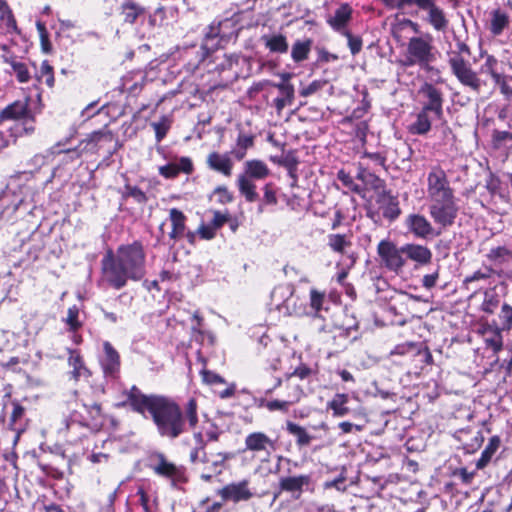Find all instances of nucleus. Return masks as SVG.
Listing matches in <instances>:
<instances>
[{"label":"nucleus","mask_w":512,"mask_h":512,"mask_svg":"<svg viewBox=\"0 0 512 512\" xmlns=\"http://www.w3.org/2000/svg\"><path fill=\"white\" fill-rule=\"evenodd\" d=\"M145 275V253L141 243L120 246L115 255L102 259V278L115 289L124 287L129 279L137 281Z\"/></svg>","instance_id":"nucleus-1"},{"label":"nucleus","mask_w":512,"mask_h":512,"mask_svg":"<svg viewBox=\"0 0 512 512\" xmlns=\"http://www.w3.org/2000/svg\"><path fill=\"white\" fill-rule=\"evenodd\" d=\"M151 417L162 437L175 439L185 431L183 411L168 397L163 396Z\"/></svg>","instance_id":"nucleus-2"},{"label":"nucleus","mask_w":512,"mask_h":512,"mask_svg":"<svg viewBox=\"0 0 512 512\" xmlns=\"http://www.w3.org/2000/svg\"><path fill=\"white\" fill-rule=\"evenodd\" d=\"M4 120L16 121L14 125L10 127L11 136L15 138L23 134H31L35 130V120L26 102L15 101L5 107L0 113V123Z\"/></svg>","instance_id":"nucleus-3"},{"label":"nucleus","mask_w":512,"mask_h":512,"mask_svg":"<svg viewBox=\"0 0 512 512\" xmlns=\"http://www.w3.org/2000/svg\"><path fill=\"white\" fill-rule=\"evenodd\" d=\"M427 195L429 201L454 198L446 172L439 166H434L427 176Z\"/></svg>","instance_id":"nucleus-4"},{"label":"nucleus","mask_w":512,"mask_h":512,"mask_svg":"<svg viewBox=\"0 0 512 512\" xmlns=\"http://www.w3.org/2000/svg\"><path fill=\"white\" fill-rule=\"evenodd\" d=\"M449 64L452 73L462 85L469 87L474 92H480L483 82L468 61L460 54H452L449 57Z\"/></svg>","instance_id":"nucleus-5"},{"label":"nucleus","mask_w":512,"mask_h":512,"mask_svg":"<svg viewBox=\"0 0 512 512\" xmlns=\"http://www.w3.org/2000/svg\"><path fill=\"white\" fill-rule=\"evenodd\" d=\"M429 214L435 225L440 228L445 229L452 226L458 215L455 197L430 201Z\"/></svg>","instance_id":"nucleus-6"},{"label":"nucleus","mask_w":512,"mask_h":512,"mask_svg":"<svg viewBox=\"0 0 512 512\" xmlns=\"http://www.w3.org/2000/svg\"><path fill=\"white\" fill-rule=\"evenodd\" d=\"M217 494L224 501H232L234 503L247 502L258 495L251 487L248 479H243L238 482H232L218 490Z\"/></svg>","instance_id":"nucleus-7"},{"label":"nucleus","mask_w":512,"mask_h":512,"mask_svg":"<svg viewBox=\"0 0 512 512\" xmlns=\"http://www.w3.org/2000/svg\"><path fill=\"white\" fill-rule=\"evenodd\" d=\"M127 402L135 412L145 415V412L153 414L159 402L163 398L161 395H146L136 386H132L126 393Z\"/></svg>","instance_id":"nucleus-8"},{"label":"nucleus","mask_w":512,"mask_h":512,"mask_svg":"<svg viewBox=\"0 0 512 512\" xmlns=\"http://www.w3.org/2000/svg\"><path fill=\"white\" fill-rule=\"evenodd\" d=\"M433 59L432 45L422 37H412L407 46V63L427 64Z\"/></svg>","instance_id":"nucleus-9"},{"label":"nucleus","mask_w":512,"mask_h":512,"mask_svg":"<svg viewBox=\"0 0 512 512\" xmlns=\"http://www.w3.org/2000/svg\"><path fill=\"white\" fill-rule=\"evenodd\" d=\"M377 252L384 266L391 271L398 272L405 264V260L402 257V247L397 248L388 240L380 241Z\"/></svg>","instance_id":"nucleus-10"},{"label":"nucleus","mask_w":512,"mask_h":512,"mask_svg":"<svg viewBox=\"0 0 512 512\" xmlns=\"http://www.w3.org/2000/svg\"><path fill=\"white\" fill-rule=\"evenodd\" d=\"M478 333L483 336L486 348L491 349L495 354L503 349L502 329L494 320L492 322L481 321Z\"/></svg>","instance_id":"nucleus-11"},{"label":"nucleus","mask_w":512,"mask_h":512,"mask_svg":"<svg viewBox=\"0 0 512 512\" xmlns=\"http://www.w3.org/2000/svg\"><path fill=\"white\" fill-rule=\"evenodd\" d=\"M407 230L416 238L427 239L437 236L440 232H436L429 220L421 214H409L405 219Z\"/></svg>","instance_id":"nucleus-12"},{"label":"nucleus","mask_w":512,"mask_h":512,"mask_svg":"<svg viewBox=\"0 0 512 512\" xmlns=\"http://www.w3.org/2000/svg\"><path fill=\"white\" fill-rule=\"evenodd\" d=\"M419 93L426 99L423 105V109L429 111L436 116L441 118L443 116V97L439 89L429 83H425Z\"/></svg>","instance_id":"nucleus-13"},{"label":"nucleus","mask_w":512,"mask_h":512,"mask_svg":"<svg viewBox=\"0 0 512 512\" xmlns=\"http://www.w3.org/2000/svg\"><path fill=\"white\" fill-rule=\"evenodd\" d=\"M151 468L159 476L170 479L173 483L183 476V471L174 463L169 462L162 453H156L151 457Z\"/></svg>","instance_id":"nucleus-14"},{"label":"nucleus","mask_w":512,"mask_h":512,"mask_svg":"<svg viewBox=\"0 0 512 512\" xmlns=\"http://www.w3.org/2000/svg\"><path fill=\"white\" fill-rule=\"evenodd\" d=\"M265 85H271L277 88L280 92V96L275 98L273 101V105L278 114H280L286 106L292 105L295 95L294 86L292 84L285 82L273 83L266 80L264 82L258 83L256 89L261 90Z\"/></svg>","instance_id":"nucleus-15"},{"label":"nucleus","mask_w":512,"mask_h":512,"mask_svg":"<svg viewBox=\"0 0 512 512\" xmlns=\"http://www.w3.org/2000/svg\"><path fill=\"white\" fill-rule=\"evenodd\" d=\"M246 450L254 453H264L267 457H270L271 453L276 450V441L269 438L263 432H253L245 438Z\"/></svg>","instance_id":"nucleus-16"},{"label":"nucleus","mask_w":512,"mask_h":512,"mask_svg":"<svg viewBox=\"0 0 512 512\" xmlns=\"http://www.w3.org/2000/svg\"><path fill=\"white\" fill-rule=\"evenodd\" d=\"M104 355L100 360L104 375L114 378L120 369V356L110 342L103 343Z\"/></svg>","instance_id":"nucleus-17"},{"label":"nucleus","mask_w":512,"mask_h":512,"mask_svg":"<svg viewBox=\"0 0 512 512\" xmlns=\"http://www.w3.org/2000/svg\"><path fill=\"white\" fill-rule=\"evenodd\" d=\"M193 171L194 165L189 157H180L177 162L159 167V174L167 179L176 178L180 172L191 174Z\"/></svg>","instance_id":"nucleus-18"},{"label":"nucleus","mask_w":512,"mask_h":512,"mask_svg":"<svg viewBox=\"0 0 512 512\" xmlns=\"http://www.w3.org/2000/svg\"><path fill=\"white\" fill-rule=\"evenodd\" d=\"M206 163L213 171L219 172L226 177L232 175L234 163L228 153L211 152L207 156Z\"/></svg>","instance_id":"nucleus-19"},{"label":"nucleus","mask_w":512,"mask_h":512,"mask_svg":"<svg viewBox=\"0 0 512 512\" xmlns=\"http://www.w3.org/2000/svg\"><path fill=\"white\" fill-rule=\"evenodd\" d=\"M352 17V8L348 4L340 5L333 15L329 16L327 23L331 28L339 33H344Z\"/></svg>","instance_id":"nucleus-20"},{"label":"nucleus","mask_w":512,"mask_h":512,"mask_svg":"<svg viewBox=\"0 0 512 512\" xmlns=\"http://www.w3.org/2000/svg\"><path fill=\"white\" fill-rule=\"evenodd\" d=\"M311 482V477L309 475H298V476H289L282 477L279 480V487L282 491H286L289 493H297L295 496L298 499L304 489Z\"/></svg>","instance_id":"nucleus-21"},{"label":"nucleus","mask_w":512,"mask_h":512,"mask_svg":"<svg viewBox=\"0 0 512 512\" xmlns=\"http://www.w3.org/2000/svg\"><path fill=\"white\" fill-rule=\"evenodd\" d=\"M68 365L72 368L70 374L72 379L79 381L81 378H89L90 370L85 365L83 357L78 350L68 349Z\"/></svg>","instance_id":"nucleus-22"},{"label":"nucleus","mask_w":512,"mask_h":512,"mask_svg":"<svg viewBox=\"0 0 512 512\" xmlns=\"http://www.w3.org/2000/svg\"><path fill=\"white\" fill-rule=\"evenodd\" d=\"M402 252L406 257L419 265H426L431 262L432 252L423 245L406 244L402 246Z\"/></svg>","instance_id":"nucleus-23"},{"label":"nucleus","mask_w":512,"mask_h":512,"mask_svg":"<svg viewBox=\"0 0 512 512\" xmlns=\"http://www.w3.org/2000/svg\"><path fill=\"white\" fill-rule=\"evenodd\" d=\"M423 21L431 25L436 31H445L448 27V19L445 12L437 4L425 10Z\"/></svg>","instance_id":"nucleus-24"},{"label":"nucleus","mask_w":512,"mask_h":512,"mask_svg":"<svg viewBox=\"0 0 512 512\" xmlns=\"http://www.w3.org/2000/svg\"><path fill=\"white\" fill-rule=\"evenodd\" d=\"M251 180H263L270 174L266 163L261 160H248L244 163V172L241 173Z\"/></svg>","instance_id":"nucleus-25"},{"label":"nucleus","mask_w":512,"mask_h":512,"mask_svg":"<svg viewBox=\"0 0 512 512\" xmlns=\"http://www.w3.org/2000/svg\"><path fill=\"white\" fill-rule=\"evenodd\" d=\"M438 119L436 116L429 111L422 110L417 114L416 120L410 125L409 131L415 135L427 134L431 129V123L433 120Z\"/></svg>","instance_id":"nucleus-26"},{"label":"nucleus","mask_w":512,"mask_h":512,"mask_svg":"<svg viewBox=\"0 0 512 512\" xmlns=\"http://www.w3.org/2000/svg\"><path fill=\"white\" fill-rule=\"evenodd\" d=\"M169 217L172 225V231L169 234L170 238L174 240L182 238L185 235L186 216L182 211L172 208L170 209Z\"/></svg>","instance_id":"nucleus-27"},{"label":"nucleus","mask_w":512,"mask_h":512,"mask_svg":"<svg viewBox=\"0 0 512 512\" xmlns=\"http://www.w3.org/2000/svg\"><path fill=\"white\" fill-rule=\"evenodd\" d=\"M265 47L272 53L284 54L288 51L289 45L285 35L271 34L262 36Z\"/></svg>","instance_id":"nucleus-28"},{"label":"nucleus","mask_w":512,"mask_h":512,"mask_svg":"<svg viewBox=\"0 0 512 512\" xmlns=\"http://www.w3.org/2000/svg\"><path fill=\"white\" fill-rule=\"evenodd\" d=\"M145 79L146 76L143 72H131L123 77L122 85L128 93L136 95L142 90Z\"/></svg>","instance_id":"nucleus-29"},{"label":"nucleus","mask_w":512,"mask_h":512,"mask_svg":"<svg viewBox=\"0 0 512 512\" xmlns=\"http://www.w3.org/2000/svg\"><path fill=\"white\" fill-rule=\"evenodd\" d=\"M231 458L230 454L217 452L207 454L203 452L198 459V463L207 464L208 467L214 471L220 472L224 463Z\"/></svg>","instance_id":"nucleus-30"},{"label":"nucleus","mask_w":512,"mask_h":512,"mask_svg":"<svg viewBox=\"0 0 512 512\" xmlns=\"http://www.w3.org/2000/svg\"><path fill=\"white\" fill-rule=\"evenodd\" d=\"M501 444V439L499 436L495 435L489 439L488 444L485 449L482 451L480 458L476 462V468L481 470L485 468L488 463L491 461L492 457L499 449Z\"/></svg>","instance_id":"nucleus-31"},{"label":"nucleus","mask_w":512,"mask_h":512,"mask_svg":"<svg viewBox=\"0 0 512 512\" xmlns=\"http://www.w3.org/2000/svg\"><path fill=\"white\" fill-rule=\"evenodd\" d=\"M326 302V294L325 292H321L316 288H311L309 292V311L306 312L307 315L313 317H320L321 311L324 309V304Z\"/></svg>","instance_id":"nucleus-32"},{"label":"nucleus","mask_w":512,"mask_h":512,"mask_svg":"<svg viewBox=\"0 0 512 512\" xmlns=\"http://www.w3.org/2000/svg\"><path fill=\"white\" fill-rule=\"evenodd\" d=\"M145 12L144 7L132 0H125L121 5V14L126 23L133 24Z\"/></svg>","instance_id":"nucleus-33"},{"label":"nucleus","mask_w":512,"mask_h":512,"mask_svg":"<svg viewBox=\"0 0 512 512\" xmlns=\"http://www.w3.org/2000/svg\"><path fill=\"white\" fill-rule=\"evenodd\" d=\"M312 44L313 41L311 39L295 41L291 49V58L293 61L299 63L308 59Z\"/></svg>","instance_id":"nucleus-34"},{"label":"nucleus","mask_w":512,"mask_h":512,"mask_svg":"<svg viewBox=\"0 0 512 512\" xmlns=\"http://www.w3.org/2000/svg\"><path fill=\"white\" fill-rule=\"evenodd\" d=\"M237 187L248 202L257 200L258 193L256 192V185L253 183V180L239 174L237 177Z\"/></svg>","instance_id":"nucleus-35"},{"label":"nucleus","mask_w":512,"mask_h":512,"mask_svg":"<svg viewBox=\"0 0 512 512\" xmlns=\"http://www.w3.org/2000/svg\"><path fill=\"white\" fill-rule=\"evenodd\" d=\"M509 24V17L505 12L497 9L491 13L490 31L493 35H500Z\"/></svg>","instance_id":"nucleus-36"},{"label":"nucleus","mask_w":512,"mask_h":512,"mask_svg":"<svg viewBox=\"0 0 512 512\" xmlns=\"http://www.w3.org/2000/svg\"><path fill=\"white\" fill-rule=\"evenodd\" d=\"M193 321H195V324L191 327L193 339L200 343H204L207 340L210 345H213L214 336L210 332H205L201 329L202 318L197 312L193 314Z\"/></svg>","instance_id":"nucleus-37"},{"label":"nucleus","mask_w":512,"mask_h":512,"mask_svg":"<svg viewBox=\"0 0 512 512\" xmlns=\"http://www.w3.org/2000/svg\"><path fill=\"white\" fill-rule=\"evenodd\" d=\"M347 402V394H336L328 403V407L333 411L334 416L342 417L349 413V408L346 406Z\"/></svg>","instance_id":"nucleus-38"},{"label":"nucleus","mask_w":512,"mask_h":512,"mask_svg":"<svg viewBox=\"0 0 512 512\" xmlns=\"http://www.w3.org/2000/svg\"><path fill=\"white\" fill-rule=\"evenodd\" d=\"M357 179L361 180L370 189L379 190L383 188V181L365 168H359Z\"/></svg>","instance_id":"nucleus-39"},{"label":"nucleus","mask_w":512,"mask_h":512,"mask_svg":"<svg viewBox=\"0 0 512 512\" xmlns=\"http://www.w3.org/2000/svg\"><path fill=\"white\" fill-rule=\"evenodd\" d=\"M5 62L11 66L20 83H26L30 80V73L26 64L18 61L15 57L6 58Z\"/></svg>","instance_id":"nucleus-40"},{"label":"nucleus","mask_w":512,"mask_h":512,"mask_svg":"<svg viewBox=\"0 0 512 512\" xmlns=\"http://www.w3.org/2000/svg\"><path fill=\"white\" fill-rule=\"evenodd\" d=\"M509 258H512V250L508 246H497L489 250L487 259L494 263H504Z\"/></svg>","instance_id":"nucleus-41"},{"label":"nucleus","mask_w":512,"mask_h":512,"mask_svg":"<svg viewBox=\"0 0 512 512\" xmlns=\"http://www.w3.org/2000/svg\"><path fill=\"white\" fill-rule=\"evenodd\" d=\"M220 43L221 39L218 38V28L211 26L210 31L207 32L203 40L202 49L208 54L217 50L220 47Z\"/></svg>","instance_id":"nucleus-42"},{"label":"nucleus","mask_w":512,"mask_h":512,"mask_svg":"<svg viewBox=\"0 0 512 512\" xmlns=\"http://www.w3.org/2000/svg\"><path fill=\"white\" fill-rule=\"evenodd\" d=\"M328 246L334 252L343 254L346 248L351 246V242L345 235L342 234H330L328 235Z\"/></svg>","instance_id":"nucleus-43"},{"label":"nucleus","mask_w":512,"mask_h":512,"mask_svg":"<svg viewBox=\"0 0 512 512\" xmlns=\"http://www.w3.org/2000/svg\"><path fill=\"white\" fill-rule=\"evenodd\" d=\"M293 294V289L289 285H279L271 292V298L277 307L287 301Z\"/></svg>","instance_id":"nucleus-44"},{"label":"nucleus","mask_w":512,"mask_h":512,"mask_svg":"<svg viewBox=\"0 0 512 512\" xmlns=\"http://www.w3.org/2000/svg\"><path fill=\"white\" fill-rule=\"evenodd\" d=\"M287 431L297 437V443L299 445H308L311 442V436L307 431L293 422H287Z\"/></svg>","instance_id":"nucleus-45"},{"label":"nucleus","mask_w":512,"mask_h":512,"mask_svg":"<svg viewBox=\"0 0 512 512\" xmlns=\"http://www.w3.org/2000/svg\"><path fill=\"white\" fill-rule=\"evenodd\" d=\"M171 123V119L168 116H162L158 122L151 123V126L155 131L156 141L158 143L161 142L166 136L171 127Z\"/></svg>","instance_id":"nucleus-46"},{"label":"nucleus","mask_w":512,"mask_h":512,"mask_svg":"<svg viewBox=\"0 0 512 512\" xmlns=\"http://www.w3.org/2000/svg\"><path fill=\"white\" fill-rule=\"evenodd\" d=\"M197 408V402L192 398L187 402L183 412L184 420H187L191 428H194L198 423Z\"/></svg>","instance_id":"nucleus-47"},{"label":"nucleus","mask_w":512,"mask_h":512,"mask_svg":"<svg viewBox=\"0 0 512 512\" xmlns=\"http://www.w3.org/2000/svg\"><path fill=\"white\" fill-rule=\"evenodd\" d=\"M500 304L499 296L496 293L486 292L481 304V310L488 314H493Z\"/></svg>","instance_id":"nucleus-48"},{"label":"nucleus","mask_w":512,"mask_h":512,"mask_svg":"<svg viewBox=\"0 0 512 512\" xmlns=\"http://www.w3.org/2000/svg\"><path fill=\"white\" fill-rule=\"evenodd\" d=\"M193 438L195 440L196 446L190 453V460L192 463L197 464L198 459L200 458V455L203 452H205L204 448H205L206 442H205L203 434L201 432H195L193 434Z\"/></svg>","instance_id":"nucleus-49"},{"label":"nucleus","mask_w":512,"mask_h":512,"mask_svg":"<svg viewBox=\"0 0 512 512\" xmlns=\"http://www.w3.org/2000/svg\"><path fill=\"white\" fill-rule=\"evenodd\" d=\"M492 141L494 147L497 149L506 146L508 143L512 146V133L509 131L494 130L492 134Z\"/></svg>","instance_id":"nucleus-50"},{"label":"nucleus","mask_w":512,"mask_h":512,"mask_svg":"<svg viewBox=\"0 0 512 512\" xmlns=\"http://www.w3.org/2000/svg\"><path fill=\"white\" fill-rule=\"evenodd\" d=\"M499 318L501 319L502 325L500 329L503 331H509L512 329V307L507 303H504L501 307V311L499 314Z\"/></svg>","instance_id":"nucleus-51"},{"label":"nucleus","mask_w":512,"mask_h":512,"mask_svg":"<svg viewBox=\"0 0 512 512\" xmlns=\"http://www.w3.org/2000/svg\"><path fill=\"white\" fill-rule=\"evenodd\" d=\"M337 179L339 181H341V183L347 187L348 189H350L351 191L355 192V193H358L360 194L361 193V188L359 187V185H357L353 178L348 174L346 173L344 170H340L338 171L337 173Z\"/></svg>","instance_id":"nucleus-52"},{"label":"nucleus","mask_w":512,"mask_h":512,"mask_svg":"<svg viewBox=\"0 0 512 512\" xmlns=\"http://www.w3.org/2000/svg\"><path fill=\"white\" fill-rule=\"evenodd\" d=\"M398 202L393 198H389V202L383 207V216L389 220H395L400 215Z\"/></svg>","instance_id":"nucleus-53"},{"label":"nucleus","mask_w":512,"mask_h":512,"mask_svg":"<svg viewBox=\"0 0 512 512\" xmlns=\"http://www.w3.org/2000/svg\"><path fill=\"white\" fill-rule=\"evenodd\" d=\"M79 309L76 305L70 307L67 312L65 322L69 325L70 330L75 331L81 326V322L78 320Z\"/></svg>","instance_id":"nucleus-54"},{"label":"nucleus","mask_w":512,"mask_h":512,"mask_svg":"<svg viewBox=\"0 0 512 512\" xmlns=\"http://www.w3.org/2000/svg\"><path fill=\"white\" fill-rule=\"evenodd\" d=\"M498 68V60L493 55H487L484 63L480 67V72L491 76Z\"/></svg>","instance_id":"nucleus-55"},{"label":"nucleus","mask_w":512,"mask_h":512,"mask_svg":"<svg viewBox=\"0 0 512 512\" xmlns=\"http://www.w3.org/2000/svg\"><path fill=\"white\" fill-rule=\"evenodd\" d=\"M291 402L289 400H270L265 403V407L273 412V411H282L284 413L289 411V408L291 406Z\"/></svg>","instance_id":"nucleus-56"},{"label":"nucleus","mask_w":512,"mask_h":512,"mask_svg":"<svg viewBox=\"0 0 512 512\" xmlns=\"http://www.w3.org/2000/svg\"><path fill=\"white\" fill-rule=\"evenodd\" d=\"M347 37L348 40V46L353 55H356L361 51L362 48V40L358 36H353L349 31H344L342 33Z\"/></svg>","instance_id":"nucleus-57"},{"label":"nucleus","mask_w":512,"mask_h":512,"mask_svg":"<svg viewBox=\"0 0 512 512\" xmlns=\"http://www.w3.org/2000/svg\"><path fill=\"white\" fill-rule=\"evenodd\" d=\"M437 4V0H404V7L414 6L419 11H425Z\"/></svg>","instance_id":"nucleus-58"},{"label":"nucleus","mask_w":512,"mask_h":512,"mask_svg":"<svg viewBox=\"0 0 512 512\" xmlns=\"http://www.w3.org/2000/svg\"><path fill=\"white\" fill-rule=\"evenodd\" d=\"M125 193L127 196L132 197L138 203L146 202V194L136 186L127 185L125 187Z\"/></svg>","instance_id":"nucleus-59"},{"label":"nucleus","mask_w":512,"mask_h":512,"mask_svg":"<svg viewBox=\"0 0 512 512\" xmlns=\"http://www.w3.org/2000/svg\"><path fill=\"white\" fill-rule=\"evenodd\" d=\"M41 76L45 77V83L49 87H53L54 85V75L53 68L48 63V61H43L40 67Z\"/></svg>","instance_id":"nucleus-60"},{"label":"nucleus","mask_w":512,"mask_h":512,"mask_svg":"<svg viewBox=\"0 0 512 512\" xmlns=\"http://www.w3.org/2000/svg\"><path fill=\"white\" fill-rule=\"evenodd\" d=\"M345 480H346V477L343 474H340L336 479L331 480V481H326L324 483V488L325 489L335 488L338 491H345L346 490V486L344 485Z\"/></svg>","instance_id":"nucleus-61"},{"label":"nucleus","mask_w":512,"mask_h":512,"mask_svg":"<svg viewBox=\"0 0 512 512\" xmlns=\"http://www.w3.org/2000/svg\"><path fill=\"white\" fill-rule=\"evenodd\" d=\"M201 375H202L203 381L207 384H218V383L222 384V383H224L223 378L220 375H218L212 371L203 370L201 372Z\"/></svg>","instance_id":"nucleus-62"},{"label":"nucleus","mask_w":512,"mask_h":512,"mask_svg":"<svg viewBox=\"0 0 512 512\" xmlns=\"http://www.w3.org/2000/svg\"><path fill=\"white\" fill-rule=\"evenodd\" d=\"M214 194L218 196V201L222 204L229 203L233 199L231 193L224 186L215 188Z\"/></svg>","instance_id":"nucleus-63"},{"label":"nucleus","mask_w":512,"mask_h":512,"mask_svg":"<svg viewBox=\"0 0 512 512\" xmlns=\"http://www.w3.org/2000/svg\"><path fill=\"white\" fill-rule=\"evenodd\" d=\"M511 81H512V76L506 75L504 77V79L500 82V84L498 85L499 88H500L501 93L506 98H511L512 97V86L510 85Z\"/></svg>","instance_id":"nucleus-64"}]
</instances>
